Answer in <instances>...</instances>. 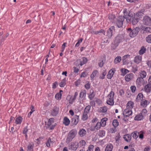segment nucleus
<instances>
[{
	"label": "nucleus",
	"instance_id": "f257e3e1",
	"mask_svg": "<svg viewBox=\"0 0 151 151\" xmlns=\"http://www.w3.org/2000/svg\"><path fill=\"white\" fill-rule=\"evenodd\" d=\"M124 15L122 16H120L118 18L116 24L117 26L118 27H121L122 25L123 22L124 18L126 19L127 22L128 23L131 22L132 18L133 17L132 14L129 13L127 15H125V14H127L126 11H124Z\"/></svg>",
	"mask_w": 151,
	"mask_h": 151
},
{
	"label": "nucleus",
	"instance_id": "f03ea898",
	"mask_svg": "<svg viewBox=\"0 0 151 151\" xmlns=\"http://www.w3.org/2000/svg\"><path fill=\"white\" fill-rule=\"evenodd\" d=\"M77 132L73 130H71L68 133L66 139V142L69 143L75 137L77 134Z\"/></svg>",
	"mask_w": 151,
	"mask_h": 151
},
{
	"label": "nucleus",
	"instance_id": "7ed1b4c3",
	"mask_svg": "<svg viewBox=\"0 0 151 151\" xmlns=\"http://www.w3.org/2000/svg\"><path fill=\"white\" fill-rule=\"evenodd\" d=\"M78 147V143L76 142H72L68 145V148L69 150H76Z\"/></svg>",
	"mask_w": 151,
	"mask_h": 151
},
{
	"label": "nucleus",
	"instance_id": "20e7f679",
	"mask_svg": "<svg viewBox=\"0 0 151 151\" xmlns=\"http://www.w3.org/2000/svg\"><path fill=\"white\" fill-rule=\"evenodd\" d=\"M54 120L53 118H51L49 119L47 123L48 128H50V130L53 129L55 126V125H52L54 123Z\"/></svg>",
	"mask_w": 151,
	"mask_h": 151
},
{
	"label": "nucleus",
	"instance_id": "39448f33",
	"mask_svg": "<svg viewBox=\"0 0 151 151\" xmlns=\"http://www.w3.org/2000/svg\"><path fill=\"white\" fill-rule=\"evenodd\" d=\"M143 23L144 24L150 25L151 24V18L148 16H145L143 18Z\"/></svg>",
	"mask_w": 151,
	"mask_h": 151
},
{
	"label": "nucleus",
	"instance_id": "423d86ee",
	"mask_svg": "<svg viewBox=\"0 0 151 151\" xmlns=\"http://www.w3.org/2000/svg\"><path fill=\"white\" fill-rule=\"evenodd\" d=\"M59 108L56 106H54L51 111V115L53 116H56L59 112Z\"/></svg>",
	"mask_w": 151,
	"mask_h": 151
},
{
	"label": "nucleus",
	"instance_id": "0eeeda50",
	"mask_svg": "<svg viewBox=\"0 0 151 151\" xmlns=\"http://www.w3.org/2000/svg\"><path fill=\"white\" fill-rule=\"evenodd\" d=\"M114 31V26L111 27L108 30L107 35L108 37H110L112 35L113 32Z\"/></svg>",
	"mask_w": 151,
	"mask_h": 151
},
{
	"label": "nucleus",
	"instance_id": "6e6552de",
	"mask_svg": "<svg viewBox=\"0 0 151 151\" xmlns=\"http://www.w3.org/2000/svg\"><path fill=\"white\" fill-rule=\"evenodd\" d=\"M72 121L71 122L72 124L74 125H76L79 120V116L77 115H75L74 117L72 118Z\"/></svg>",
	"mask_w": 151,
	"mask_h": 151
},
{
	"label": "nucleus",
	"instance_id": "1a4fd4ad",
	"mask_svg": "<svg viewBox=\"0 0 151 151\" xmlns=\"http://www.w3.org/2000/svg\"><path fill=\"white\" fill-rule=\"evenodd\" d=\"M132 113V111L129 110L128 109H126L124 110L123 114L124 117H127L131 115Z\"/></svg>",
	"mask_w": 151,
	"mask_h": 151
},
{
	"label": "nucleus",
	"instance_id": "9d476101",
	"mask_svg": "<svg viewBox=\"0 0 151 151\" xmlns=\"http://www.w3.org/2000/svg\"><path fill=\"white\" fill-rule=\"evenodd\" d=\"M145 91L147 93H149L151 91V83H149L145 86L144 88Z\"/></svg>",
	"mask_w": 151,
	"mask_h": 151
},
{
	"label": "nucleus",
	"instance_id": "9b49d317",
	"mask_svg": "<svg viewBox=\"0 0 151 151\" xmlns=\"http://www.w3.org/2000/svg\"><path fill=\"white\" fill-rule=\"evenodd\" d=\"M134 78V75L132 73L127 75L125 77V80L127 81H129Z\"/></svg>",
	"mask_w": 151,
	"mask_h": 151
},
{
	"label": "nucleus",
	"instance_id": "f8f14e48",
	"mask_svg": "<svg viewBox=\"0 0 151 151\" xmlns=\"http://www.w3.org/2000/svg\"><path fill=\"white\" fill-rule=\"evenodd\" d=\"M127 32L129 34V36L131 37H133L136 36L131 28L127 29Z\"/></svg>",
	"mask_w": 151,
	"mask_h": 151
},
{
	"label": "nucleus",
	"instance_id": "ddd939ff",
	"mask_svg": "<svg viewBox=\"0 0 151 151\" xmlns=\"http://www.w3.org/2000/svg\"><path fill=\"white\" fill-rule=\"evenodd\" d=\"M86 131L83 129H80L78 132L79 134L81 137L84 136L86 134Z\"/></svg>",
	"mask_w": 151,
	"mask_h": 151
},
{
	"label": "nucleus",
	"instance_id": "4468645a",
	"mask_svg": "<svg viewBox=\"0 0 151 151\" xmlns=\"http://www.w3.org/2000/svg\"><path fill=\"white\" fill-rule=\"evenodd\" d=\"M142 30L144 33H151V27H143Z\"/></svg>",
	"mask_w": 151,
	"mask_h": 151
},
{
	"label": "nucleus",
	"instance_id": "2eb2a0df",
	"mask_svg": "<svg viewBox=\"0 0 151 151\" xmlns=\"http://www.w3.org/2000/svg\"><path fill=\"white\" fill-rule=\"evenodd\" d=\"M108 18L109 19L113 22H115L116 21V19L115 18L114 15L113 14H109Z\"/></svg>",
	"mask_w": 151,
	"mask_h": 151
},
{
	"label": "nucleus",
	"instance_id": "dca6fc26",
	"mask_svg": "<svg viewBox=\"0 0 151 151\" xmlns=\"http://www.w3.org/2000/svg\"><path fill=\"white\" fill-rule=\"evenodd\" d=\"M86 91L83 90L80 93V97L82 99H84L86 96Z\"/></svg>",
	"mask_w": 151,
	"mask_h": 151
},
{
	"label": "nucleus",
	"instance_id": "f3484780",
	"mask_svg": "<svg viewBox=\"0 0 151 151\" xmlns=\"http://www.w3.org/2000/svg\"><path fill=\"white\" fill-rule=\"evenodd\" d=\"M142 60V58L139 56H136L134 58V62L136 63H139Z\"/></svg>",
	"mask_w": 151,
	"mask_h": 151
},
{
	"label": "nucleus",
	"instance_id": "a211bd4d",
	"mask_svg": "<svg viewBox=\"0 0 151 151\" xmlns=\"http://www.w3.org/2000/svg\"><path fill=\"white\" fill-rule=\"evenodd\" d=\"M124 138L127 142H129L131 139V136L129 134H127L124 136Z\"/></svg>",
	"mask_w": 151,
	"mask_h": 151
},
{
	"label": "nucleus",
	"instance_id": "6ab92c4d",
	"mask_svg": "<svg viewBox=\"0 0 151 151\" xmlns=\"http://www.w3.org/2000/svg\"><path fill=\"white\" fill-rule=\"evenodd\" d=\"M34 144L29 143L27 147V151H33V150Z\"/></svg>",
	"mask_w": 151,
	"mask_h": 151
},
{
	"label": "nucleus",
	"instance_id": "aec40b11",
	"mask_svg": "<svg viewBox=\"0 0 151 151\" xmlns=\"http://www.w3.org/2000/svg\"><path fill=\"white\" fill-rule=\"evenodd\" d=\"M113 147V145L110 144L108 145L106 147L105 149V151H112Z\"/></svg>",
	"mask_w": 151,
	"mask_h": 151
},
{
	"label": "nucleus",
	"instance_id": "412c9836",
	"mask_svg": "<svg viewBox=\"0 0 151 151\" xmlns=\"http://www.w3.org/2000/svg\"><path fill=\"white\" fill-rule=\"evenodd\" d=\"M23 120L22 117L20 116L17 118L15 120V123L16 124H20Z\"/></svg>",
	"mask_w": 151,
	"mask_h": 151
},
{
	"label": "nucleus",
	"instance_id": "4be33fe9",
	"mask_svg": "<svg viewBox=\"0 0 151 151\" xmlns=\"http://www.w3.org/2000/svg\"><path fill=\"white\" fill-rule=\"evenodd\" d=\"M138 22V19L137 18L133 17L132 18V19L130 23H131L132 24L134 25L136 24Z\"/></svg>",
	"mask_w": 151,
	"mask_h": 151
},
{
	"label": "nucleus",
	"instance_id": "5701e85b",
	"mask_svg": "<svg viewBox=\"0 0 151 151\" xmlns=\"http://www.w3.org/2000/svg\"><path fill=\"white\" fill-rule=\"evenodd\" d=\"M122 37L121 35H118L116 38L115 42L116 43H119L122 40Z\"/></svg>",
	"mask_w": 151,
	"mask_h": 151
},
{
	"label": "nucleus",
	"instance_id": "b1692460",
	"mask_svg": "<svg viewBox=\"0 0 151 151\" xmlns=\"http://www.w3.org/2000/svg\"><path fill=\"white\" fill-rule=\"evenodd\" d=\"M139 133L137 131H134V132L132 133L131 134V136H132L134 139H137L138 137Z\"/></svg>",
	"mask_w": 151,
	"mask_h": 151
},
{
	"label": "nucleus",
	"instance_id": "393cba45",
	"mask_svg": "<svg viewBox=\"0 0 151 151\" xmlns=\"http://www.w3.org/2000/svg\"><path fill=\"white\" fill-rule=\"evenodd\" d=\"M75 65L77 66H79V65L82 66L83 64H82V61L81 59L77 60L74 63Z\"/></svg>",
	"mask_w": 151,
	"mask_h": 151
},
{
	"label": "nucleus",
	"instance_id": "a878e982",
	"mask_svg": "<svg viewBox=\"0 0 151 151\" xmlns=\"http://www.w3.org/2000/svg\"><path fill=\"white\" fill-rule=\"evenodd\" d=\"M143 116L140 113L137 115L134 118V119L137 120H140L143 119Z\"/></svg>",
	"mask_w": 151,
	"mask_h": 151
},
{
	"label": "nucleus",
	"instance_id": "bb28decb",
	"mask_svg": "<svg viewBox=\"0 0 151 151\" xmlns=\"http://www.w3.org/2000/svg\"><path fill=\"white\" fill-rule=\"evenodd\" d=\"M70 121L69 119L66 117L64 118L63 123L66 126L68 125L70 123Z\"/></svg>",
	"mask_w": 151,
	"mask_h": 151
},
{
	"label": "nucleus",
	"instance_id": "cd10ccee",
	"mask_svg": "<svg viewBox=\"0 0 151 151\" xmlns=\"http://www.w3.org/2000/svg\"><path fill=\"white\" fill-rule=\"evenodd\" d=\"M143 98V95L142 93H139L137 96L136 99L137 102H139L140 100L142 99Z\"/></svg>",
	"mask_w": 151,
	"mask_h": 151
},
{
	"label": "nucleus",
	"instance_id": "c85d7f7f",
	"mask_svg": "<svg viewBox=\"0 0 151 151\" xmlns=\"http://www.w3.org/2000/svg\"><path fill=\"white\" fill-rule=\"evenodd\" d=\"M107 120V119L106 118H104L102 119L101 120L100 123L101 126L104 127L106 124V121Z\"/></svg>",
	"mask_w": 151,
	"mask_h": 151
},
{
	"label": "nucleus",
	"instance_id": "c756f323",
	"mask_svg": "<svg viewBox=\"0 0 151 151\" xmlns=\"http://www.w3.org/2000/svg\"><path fill=\"white\" fill-rule=\"evenodd\" d=\"M78 95V93L77 92H76L75 93V95L74 97V98H72L71 97H70V99L69 100V103L71 104L73 102V101L75 100L76 99L77 96Z\"/></svg>",
	"mask_w": 151,
	"mask_h": 151
},
{
	"label": "nucleus",
	"instance_id": "7c9ffc66",
	"mask_svg": "<svg viewBox=\"0 0 151 151\" xmlns=\"http://www.w3.org/2000/svg\"><path fill=\"white\" fill-rule=\"evenodd\" d=\"M98 73V71L96 70L94 71L91 76V79H93V78L96 76V75Z\"/></svg>",
	"mask_w": 151,
	"mask_h": 151
},
{
	"label": "nucleus",
	"instance_id": "2f4dec72",
	"mask_svg": "<svg viewBox=\"0 0 151 151\" xmlns=\"http://www.w3.org/2000/svg\"><path fill=\"white\" fill-rule=\"evenodd\" d=\"M114 92L112 91H111L110 93L107 96L108 98L109 99H114Z\"/></svg>",
	"mask_w": 151,
	"mask_h": 151
},
{
	"label": "nucleus",
	"instance_id": "473e14b6",
	"mask_svg": "<svg viewBox=\"0 0 151 151\" xmlns=\"http://www.w3.org/2000/svg\"><path fill=\"white\" fill-rule=\"evenodd\" d=\"M139 30L140 29L139 27H136L132 30L136 35L138 34Z\"/></svg>",
	"mask_w": 151,
	"mask_h": 151
},
{
	"label": "nucleus",
	"instance_id": "72a5a7b5",
	"mask_svg": "<svg viewBox=\"0 0 151 151\" xmlns=\"http://www.w3.org/2000/svg\"><path fill=\"white\" fill-rule=\"evenodd\" d=\"M121 60V57L120 56H118L115 59L114 62L115 64H117L118 63L120 62Z\"/></svg>",
	"mask_w": 151,
	"mask_h": 151
},
{
	"label": "nucleus",
	"instance_id": "f704fd0d",
	"mask_svg": "<svg viewBox=\"0 0 151 151\" xmlns=\"http://www.w3.org/2000/svg\"><path fill=\"white\" fill-rule=\"evenodd\" d=\"M62 94L60 93H57L55 95V97L57 100H60L61 99Z\"/></svg>",
	"mask_w": 151,
	"mask_h": 151
},
{
	"label": "nucleus",
	"instance_id": "c9c22d12",
	"mask_svg": "<svg viewBox=\"0 0 151 151\" xmlns=\"http://www.w3.org/2000/svg\"><path fill=\"white\" fill-rule=\"evenodd\" d=\"M90 94L89 96V97L91 100L93 99L95 96L94 94V91L93 90H91L90 91Z\"/></svg>",
	"mask_w": 151,
	"mask_h": 151
},
{
	"label": "nucleus",
	"instance_id": "e433bc0d",
	"mask_svg": "<svg viewBox=\"0 0 151 151\" xmlns=\"http://www.w3.org/2000/svg\"><path fill=\"white\" fill-rule=\"evenodd\" d=\"M146 48L144 47H142L139 51V53L140 55L143 54L146 51Z\"/></svg>",
	"mask_w": 151,
	"mask_h": 151
},
{
	"label": "nucleus",
	"instance_id": "4c0bfd02",
	"mask_svg": "<svg viewBox=\"0 0 151 151\" xmlns=\"http://www.w3.org/2000/svg\"><path fill=\"white\" fill-rule=\"evenodd\" d=\"M106 102L107 104L110 105H113L114 104V99H108L107 101Z\"/></svg>",
	"mask_w": 151,
	"mask_h": 151
},
{
	"label": "nucleus",
	"instance_id": "58836bf2",
	"mask_svg": "<svg viewBox=\"0 0 151 151\" xmlns=\"http://www.w3.org/2000/svg\"><path fill=\"white\" fill-rule=\"evenodd\" d=\"M113 126L116 127H117L119 125V122L117 119H114L113 122Z\"/></svg>",
	"mask_w": 151,
	"mask_h": 151
},
{
	"label": "nucleus",
	"instance_id": "ea45409f",
	"mask_svg": "<svg viewBox=\"0 0 151 151\" xmlns=\"http://www.w3.org/2000/svg\"><path fill=\"white\" fill-rule=\"evenodd\" d=\"M146 40L147 42L151 43V35H148L146 37Z\"/></svg>",
	"mask_w": 151,
	"mask_h": 151
},
{
	"label": "nucleus",
	"instance_id": "a19ab883",
	"mask_svg": "<svg viewBox=\"0 0 151 151\" xmlns=\"http://www.w3.org/2000/svg\"><path fill=\"white\" fill-rule=\"evenodd\" d=\"M143 81V78L140 77L137 78V83H138L139 85L140 83Z\"/></svg>",
	"mask_w": 151,
	"mask_h": 151
},
{
	"label": "nucleus",
	"instance_id": "79ce46f5",
	"mask_svg": "<svg viewBox=\"0 0 151 151\" xmlns=\"http://www.w3.org/2000/svg\"><path fill=\"white\" fill-rule=\"evenodd\" d=\"M91 106L90 105H88L85 108L84 112L87 113H88L90 109Z\"/></svg>",
	"mask_w": 151,
	"mask_h": 151
},
{
	"label": "nucleus",
	"instance_id": "37998d69",
	"mask_svg": "<svg viewBox=\"0 0 151 151\" xmlns=\"http://www.w3.org/2000/svg\"><path fill=\"white\" fill-rule=\"evenodd\" d=\"M146 75V73L145 71H143L141 72L140 73V77L142 78L145 77Z\"/></svg>",
	"mask_w": 151,
	"mask_h": 151
},
{
	"label": "nucleus",
	"instance_id": "c03bdc74",
	"mask_svg": "<svg viewBox=\"0 0 151 151\" xmlns=\"http://www.w3.org/2000/svg\"><path fill=\"white\" fill-rule=\"evenodd\" d=\"M100 111L104 113L107 111V108L106 106L101 107L100 108Z\"/></svg>",
	"mask_w": 151,
	"mask_h": 151
},
{
	"label": "nucleus",
	"instance_id": "a18cd8bd",
	"mask_svg": "<svg viewBox=\"0 0 151 151\" xmlns=\"http://www.w3.org/2000/svg\"><path fill=\"white\" fill-rule=\"evenodd\" d=\"M87 113H88L84 112L82 117V119L83 120H86L88 118Z\"/></svg>",
	"mask_w": 151,
	"mask_h": 151
},
{
	"label": "nucleus",
	"instance_id": "49530a36",
	"mask_svg": "<svg viewBox=\"0 0 151 151\" xmlns=\"http://www.w3.org/2000/svg\"><path fill=\"white\" fill-rule=\"evenodd\" d=\"M105 134V132L104 131L101 130L99 132V135L100 137H102L104 136Z\"/></svg>",
	"mask_w": 151,
	"mask_h": 151
},
{
	"label": "nucleus",
	"instance_id": "de8ad7c7",
	"mask_svg": "<svg viewBox=\"0 0 151 151\" xmlns=\"http://www.w3.org/2000/svg\"><path fill=\"white\" fill-rule=\"evenodd\" d=\"M147 101L145 100L144 101H142L141 102V104L142 106H143L144 107H146L147 105Z\"/></svg>",
	"mask_w": 151,
	"mask_h": 151
},
{
	"label": "nucleus",
	"instance_id": "09e8293b",
	"mask_svg": "<svg viewBox=\"0 0 151 151\" xmlns=\"http://www.w3.org/2000/svg\"><path fill=\"white\" fill-rule=\"evenodd\" d=\"M147 110L145 109H144L142 110V112H141V113H140V114H142V115L144 117L146 115V114L147 113Z\"/></svg>",
	"mask_w": 151,
	"mask_h": 151
},
{
	"label": "nucleus",
	"instance_id": "8fccbe9b",
	"mask_svg": "<svg viewBox=\"0 0 151 151\" xmlns=\"http://www.w3.org/2000/svg\"><path fill=\"white\" fill-rule=\"evenodd\" d=\"M65 85V80H63V81L61 82L59 84L60 86V87H63Z\"/></svg>",
	"mask_w": 151,
	"mask_h": 151
},
{
	"label": "nucleus",
	"instance_id": "3c124183",
	"mask_svg": "<svg viewBox=\"0 0 151 151\" xmlns=\"http://www.w3.org/2000/svg\"><path fill=\"white\" fill-rule=\"evenodd\" d=\"M101 124L100 122H98L95 127V128L96 129H99L101 126Z\"/></svg>",
	"mask_w": 151,
	"mask_h": 151
},
{
	"label": "nucleus",
	"instance_id": "603ef678",
	"mask_svg": "<svg viewBox=\"0 0 151 151\" xmlns=\"http://www.w3.org/2000/svg\"><path fill=\"white\" fill-rule=\"evenodd\" d=\"M86 84L85 85V87L87 89H88L90 88V85L89 81H87Z\"/></svg>",
	"mask_w": 151,
	"mask_h": 151
},
{
	"label": "nucleus",
	"instance_id": "864d4df0",
	"mask_svg": "<svg viewBox=\"0 0 151 151\" xmlns=\"http://www.w3.org/2000/svg\"><path fill=\"white\" fill-rule=\"evenodd\" d=\"M132 70V72L134 73H135L137 70V68L136 66L134 65V66H133Z\"/></svg>",
	"mask_w": 151,
	"mask_h": 151
},
{
	"label": "nucleus",
	"instance_id": "5fc2aeb1",
	"mask_svg": "<svg viewBox=\"0 0 151 151\" xmlns=\"http://www.w3.org/2000/svg\"><path fill=\"white\" fill-rule=\"evenodd\" d=\"M52 142L51 139L50 138L46 143V146L49 147L50 146V143Z\"/></svg>",
	"mask_w": 151,
	"mask_h": 151
},
{
	"label": "nucleus",
	"instance_id": "6e6d98bb",
	"mask_svg": "<svg viewBox=\"0 0 151 151\" xmlns=\"http://www.w3.org/2000/svg\"><path fill=\"white\" fill-rule=\"evenodd\" d=\"M122 72L124 73V75L127 73V72L128 71V70L125 69H122L121 70Z\"/></svg>",
	"mask_w": 151,
	"mask_h": 151
},
{
	"label": "nucleus",
	"instance_id": "4d7b16f0",
	"mask_svg": "<svg viewBox=\"0 0 151 151\" xmlns=\"http://www.w3.org/2000/svg\"><path fill=\"white\" fill-rule=\"evenodd\" d=\"M127 106H130V108H132L133 106V104L131 101H129L127 104Z\"/></svg>",
	"mask_w": 151,
	"mask_h": 151
},
{
	"label": "nucleus",
	"instance_id": "13d9d810",
	"mask_svg": "<svg viewBox=\"0 0 151 151\" xmlns=\"http://www.w3.org/2000/svg\"><path fill=\"white\" fill-rule=\"evenodd\" d=\"M104 63V62L103 61V60H102L101 62L99 63V66L100 67H102L103 66Z\"/></svg>",
	"mask_w": 151,
	"mask_h": 151
},
{
	"label": "nucleus",
	"instance_id": "bf43d9fd",
	"mask_svg": "<svg viewBox=\"0 0 151 151\" xmlns=\"http://www.w3.org/2000/svg\"><path fill=\"white\" fill-rule=\"evenodd\" d=\"M144 12L143 10H142L140 12H138L137 14L138 16H142L143 14V12Z\"/></svg>",
	"mask_w": 151,
	"mask_h": 151
},
{
	"label": "nucleus",
	"instance_id": "052dcab7",
	"mask_svg": "<svg viewBox=\"0 0 151 151\" xmlns=\"http://www.w3.org/2000/svg\"><path fill=\"white\" fill-rule=\"evenodd\" d=\"M66 42H65L62 45V50H61V51L62 52H63L64 51V49H65V47L66 46Z\"/></svg>",
	"mask_w": 151,
	"mask_h": 151
},
{
	"label": "nucleus",
	"instance_id": "680f3d73",
	"mask_svg": "<svg viewBox=\"0 0 151 151\" xmlns=\"http://www.w3.org/2000/svg\"><path fill=\"white\" fill-rule=\"evenodd\" d=\"M131 89L132 92H134L135 91L136 88L134 86H132L131 87Z\"/></svg>",
	"mask_w": 151,
	"mask_h": 151
},
{
	"label": "nucleus",
	"instance_id": "e2e57ef3",
	"mask_svg": "<svg viewBox=\"0 0 151 151\" xmlns=\"http://www.w3.org/2000/svg\"><path fill=\"white\" fill-rule=\"evenodd\" d=\"M27 131H28V129H27V127H26L24 128V130L23 131V133L24 134H26Z\"/></svg>",
	"mask_w": 151,
	"mask_h": 151
},
{
	"label": "nucleus",
	"instance_id": "0e129e2a",
	"mask_svg": "<svg viewBox=\"0 0 151 151\" xmlns=\"http://www.w3.org/2000/svg\"><path fill=\"white\" fill-rule=\"evenodd\" d=\"M106 74V72L105 71L103 72L102 73V75L103 76L102 77L100 76V78L102 79H104V76H105Z\"/></svg>",
	"mask_w": 151,
	"mask_h": 151
},
{
	"label": "nucleus",
	"instance_id": "69168bd1",
	"mask_svg": "<svg viewBox=\"0 0 151 151\" xmlns=\"http://www.w3.org/2000/svg\"><path fill=\"white\" fill-rule=\"evenodd\" d=\"M83 62H82V64H83V65L86 63L87 62V60L86 58H83Z\"/></svg>",
	"mask_w": 151,
	"mask_h": 151
},
{
	"label": "nucleus",
	"instance_id": "338daca9",
	"mask_svg": "<svg viewBox=\"0 0 151 151\" xmlns=\"http://www.w3.org/2000/svg\"><path fill=\"white\" fill-rule=\"evenodd\" d=\"M74 72L75 73H77L79 70L76 67H73Z\"/></svg>",
	"mask_w": 151,
	"mask_h": 151
},
{
	"label": "nucleus",
	"instance_id": "774afa93",
	"mask_svg": "<svg viewBox=\"0 0 151 151\" xmlns=\"http://www.w3.org/2000/svg\"><path fill=\"white\" fill-rule=\"evenodd\" d=\"M94 147V146L93 145H90L88 147V149L91 151Z\"/></svg>",
	"mask_w": 151,
	"mask_h": 151
}]
</instances>
